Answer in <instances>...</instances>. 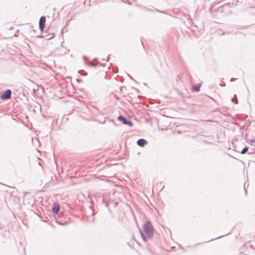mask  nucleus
<instances>
[{"label":"nucleus","mask_w":255,"mask_h":255,"mask_svg":"<svg viewBox=\"0 0 255 255\" xmlns=\"http://www.w3.org/2000/svg\"><path fill=\"white\" fill-rule=\"evenodd\" d=\"M91 64L94 66H96V64H93V63H91Z\"/></svg>","instance_id":"12"},{"label":"nucleus","mask_w":255,"mask_h":255,"mask_svg":"<svg viewBox=\"0 0 255 255\" xmlns=\"http://www.w3.org/2000/svg\"><path fill=\"white\" fill-rule=\"evenodd\" d=\"M229 233H230V232H228V233H227L225 234L224 235H223V236H221L218 237L216 238H215V239H211V241H212V240H216V239H218V238H221V237H223V236H226V235H227L229 234Z\"/></svg>","instance_id":"10"},{"label":"nucleus","mask_w":255,"mask_h":255,"mask_svg":"<svg viewBox=\"0 0 255 255\" xmlns=\"http://www.w3.org/2000/svg\"><path fill=\"white\" fill-rule=\"evenodd\" d=\"M118 120L121 122L123 124H124V125H126V123H127V120L123 116H119L118 118Z\"/></svg>","instance_id":"6"},{"label":"nucleus","mask_w":255,"mask_h":255,"mask_svg":"<svg viewBox=\"0 0 255 255\" xmlns=\"http://www.w3.org/2000/svg\"><path fill=\"white\" fill-rule=\"evenodd\" d=\"M250 141L251 142H255V138H253L252 139L250 140Z\"/></svg>","instance_id":"11"},{"label":"nucleus","mask_w":255,"mask_h":255,"mask_svg":"<svg viewBox=\"0 0 255 255\" xmlns=\"http://www.w3.org/2000/svg\"><path fill=\"white\" fill-rule=\"evenodd\" d=\"M147 143V141L144 139H139L137 141V144L140 146H144Z\"/></svg>","instance_id":"4"},{"label":"nucleus","mask_w":255,"mask_h":255,"mask_svg":"<svg viewBox=\"0 0 255 255\" xmlns=\"http://www.w3.org/2000/svg\"><path fill=\"white\" fill-rule=\"evenodd\" d=\"M46 22V17L45 16H42L40 17L39 21V28L41 32H43L44 26H45V23Z\"/></svg>","instance_id":"2"},{"label":"nucleus","mask_w":255,"mask_h":255,"mask_svg":"<svg viewBox=\"0 0 255 255\" xmlns=\"http://www.w3.org/2000/svg\"><path fill=\"white\" fill-rule=\"evenodd\" d=\"M234 98H233L232 100L233 102H234Z\"/></svg>","instance_id":"14"},{"label":"nucleus","mask_w":255,"mask_h":255,"mask_svg":"<svg viewBox=\"0 0 255 255\" xmlns=\"http://www.w3.org/2000/svg\"><path fill=\"white\" fill-rule=\"evenodd\" d=\"M126 125H128L129 127H132V123L129 121H127V123L126 124Z\"/></svg>","instance_id":"9"},{"label":"nucleus","mask_w":255,"mask_h":255,"mask_svg":"<svg viewBox=\"0 0 255 255\" xmlns=\"http://www.w3.org/2000/svg\"><path fill=\"white\" fill-rule=\"evenodd\" d=\"M248 148L247 147H245L242 149V150L241 152V153L244 154L248 151Z\"/></svg>","instance_id":"8"},{"label":"nucleus","mask_w":255,"mask_h":255,"mask_svg":"<svg viewBox=\"0 0 255 255\" xmlns=\"http://www.w3.org/2000/svg\"><path fill=\"white\" fill-rule=\"evenodd\" d=\"M146 223L149 224L150 223L149 221H148Z\"/></svg>","instance_id":"13"},{"label":"nucleus","mask_w":255,"mask_h":255,"mask_svg":"<svg viewBox=\"0 0 255 255\" xmlns=\"http://www.w3.org/2000/svg\"><path fill=\"white\" fill-rule=\"evenodd\" d=\"M52 211L54 213L57 214L59 211V205L57 203H54L52 207Z\"/></svg>","instance_id":"5"},{"label":"nucleus","mask_w":255,"mask_h":255,"mask_svg":"<svg viewBox=\"0 0 255 255\" xmlns=\"http://www.w3.org/2000/svg\"><path fill=\"white\" fill-rule=\"evenodd\" d=\"M140 235L144 241L150 239L154 233V228L152 224H143L142 229L139 230Z\"/></svg>","instance_id":"1"},{"label":"nucleus","mask_w":255,"mask_h":255,"mask_svg":"<svg viewBox=\"0 0 255 255\" xmlns=\"http://www.w3.org/2000/svg\"><path fill=\"white\" fill-rule=\"evenodd\" d=\"M11 91L7 90L1 95V98L5 100L9 99L11 97Z\"/></svg>","instance_id":"3"},{"label":"nucleus","mask_w":255,"mask_h":255,"mask_svg":"<svg viewBox=\"0 0 255 255\" xmlns=\"http://www.w3.org/2000/svg\"><path fill=\"white\" fill-rule=\"evenodd\" d=\"M200 86H201L200 84H197L196 85H194L193 87V89L195 91H199L200 90Z\"/></svg>","instance_id":"7"}]
</instances>
